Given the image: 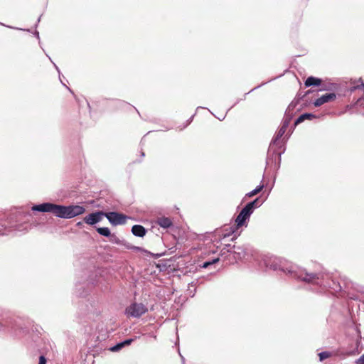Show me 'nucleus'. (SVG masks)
<instances>
[{
  "label": "nucleus",
  "instance_id": "6ab92c4d",
  "mask_svg": "<svg viewBox=\"0 0 364 364\" xmlns=\"http://www.w3.org/2000/svg\"><path fill=\"white\" fill-rule=\"evenodd\" d=\"M218 261H219V257L214 258V259H213L211 260H209V261H206V262L203 263V264L201 265V267L207 268L209 266H210V265L218 262Z\"/></svg>",
  "mask_w": 364,
  "mask_h": 364
},
{
  "label": "nucleus",
  "instance_id": "cd10ccee",
  "mask_svg": "<svg viewBox=\"0 0 364 364\" xmlns=\"http://www.w3.org/2000/svg\"><path fill=\"white\" fill-rule=\"evenodd\" d=\"M54 66H55V69L57 70V71L60 73L58 67L55 64H54Z\"/></svg>",
  "mask_w": 364,
  "mask_h": 364
},
{
  "label": "nucleus",
  "instance_id": "a878e982",
  "mask_svg": "<svg viewBox=\"0 0 364 364\" xmlns=\"http://www.w3.org/2000/svg\"><path fill=\"white\" fill-rule=\"evenodd\" d=\"M357 363L358 364H364V354L360 357Z\"/></svg>",
  "mask_w": 364,
  "mask_h": 364
},
{
  "label": "nucleus",
  "instance_id": "f8f14e48",
  "mask_svg": "<svg viewBox=\"0 0 364 364\" xmlns=\"http://www.w3.org/2000/svg\"><path fill=\"white\" fill-rule=\"evenodd\" d=\"M132 232L134 236L142 237L146 233V230L141 225H134L132 228Z\"/></svg>",
  "mask_w": 364,
  "mask_h": 364
},
{
  "label": "nucleus",
  "instance_id": "2f4dec72",
  "mask_svg": "<svg viewBox=\"0 0 364 364\" xmlns=\"http://www.w3.org/2000/svg\"><path fill=\"white\" fill-rule=\"evenodd\" d=\"M77 225L78 226H79V225H81V222L77 223Z\"/></svg>",
  "mask_w": 364,
  "mask_h": 364
},
{
  "label": "nucleus",
  "instance_id": "6e6552de",
  "mask_svg": "<svg viewBox=\"0 0 364 364\" xmlns=\"http://www.w3.org/2000/svg\"><path fill=\"white\" fill-rule=\"evenodd\" d=\"M104 216L114 226L125 224L129 218L125 215L117 212L105 213Z\"/></svg>",
  "mask_w": 364,
  "mask_h": 364
},
{
  "label": "nucleus",
  "instance_id": "423d86ee",
  "mask_svg": "<svg viewBox=\"0 0 364 364\" xmlns=\"http://www.w3.org/2000/svg\"><path fill=\"white\" fill-rule=\"evenodd\" d=\"M237 231L238 229L234 225L231 226L225 225L220 228L216 229L215 230V235L218 237L219 240L224 239L234 235V237L232 238V240H233L240 235V232H237Z\"/></svg>",
  "mask_w": 364,
  "mask_h": 364
},
{
  "label": "nucleus",
  "instance_id": "dca6fc26",
  "mask_svg": "<svg viewBox=\"0 0 364 364\" xmlns=\"http://www.w3.org/2000/svg\"><path fill=\"white\" fill-rule=\"evenodd\" d=\"M305 85L309 87L311 85L318 86V78L314 77H309L305 81Z\"/></svg>",
  "mask_w": 364,
  "mask_h": 364
},
{
  "label": "nucleus",
  "instance_id": "20e7f679",
  "mask_svg": "<svg viewBox=\"0 0 364 364\" xmlns=\"http://www.w3.org/2000/svg\"><path fill=\"white\" fill-rule=\"evenodd\" d=\"M267 267L274 270L280 269L296 280L301 281L306 284L312 285L315 287H317L318 280V274L316 273H309L304 268L291 266L284 269V267H280V265L276 262L275 259L272 261L269 260L267 263Z\"/></svg>",
  "mask_w": 364,
  "mask_h": 364
},
{
  "label": "nucleus",
  "instance_id": "393cba45",
  "mask_svg": "<svg viewBox=\"0 0 364 364\" xmlns=\"http://www.w3.org/2000/svg\"><path fill=\"white\" fill-rule=\"evenodd\" d=\"M130 249L136 250V251L148 252L146 250H144L142 247H140L133 246V247H130Z\"/></svg>",
  "mask_w": 364,
  "mask_h": 364
},
{
  "label": "nucleus",
  "instance_id": "39448f33",
  "mask_svg": "<svg viewBox=\"0 0 364 364\" xmlns=\"http://www.w3.org/2000/svg\"><path fill=\"white\" fill-rule=\"evenodd\" d=\"M232 249L233 250H232L230 245H227L226 247L221 250V256L225 255L226 253H230V255H232L237 262L245 258L247 252V247L244 246L234 245Z\"/></svg>",
  "mask_w": 364,
  "mask_h": 364
},
{
  "label": "nucleus",
  "instance_id": "473e14b6",
  "mask_svg": "<svg viewBox=\"0 0 364 364\" xmlns=\"http://www.w3.org/2000/svg\"><path fill=\"white\" fill-rule=\"evenodd\" d=\"M193 118V116H191V117L190 118V120H192Z\"/></svg>",
  "mask_w": 364,
  "mask_h": 364
},
{
  "label": "nucleus",
  "instance_id": "5701e85b",
  "mask_svg": "<svg viewBox=\"0 0 364 364\" xmlns=\"http://www.w3.org/2000/svg\"><path fill=\"white\" fill-rule=\"evenodd\" d=\"M134 341V338H129L123 341L122 343L124 344V346H126L130 345Z\"/></svg>",
  "mask_w": 364,
  "mask_h": 364
},
{
  "label": "nucleus",
  "instance_id": "4468645a",
  "mask_svg": "<svg viewBox=\"0 0 364 364\" xmlns=\"http://www.w3.org/2000/svg\"><path fill=\"white\" fill-rule=\"evenodd\" d=\"M316 115L309 112H304L301 115H300L294 122V127H296L299 123L304 122L306 119L311 120L312 119L316 118Z\"/></svg>",
  "mask_w": 364,
  "mask_h": 364
},
{
  "label": "nucleus",
  "instance_id": "412c9836",
  "mask_svg": "<svg viewBox=\"0 0 364 364\" xmlns=\"http://www.w3.org/2000/svg\"><path fill=\"white\" fill-rule=\"evenodd\" d=\"M109 240L112 242H114L115 244H120L121 243L120 240L117 237V235L115 234H112L111 235V236L109 237Z\"/></svg>",
  "mask_w": 364,
  "mask_h": 364
},
{
  "label": "nucleus",
  "instance_id": "c85d7f7f",
  "mask_svg": "<svg viewBox=\"0 0 364 364\" xmlns=\"http://www.w3.org/2000/svg\"><path fill=\"white\" fill-rule=\"evenodd\" d=\"M35 35H36V36L38 38H39V33H38V32H37V31H36V32L35 33Z\"/></svg>",
  "mask_w": 364,
  "mask_h": 364
},
{
  "label": "nucleus",
  "instance_id": "7c9ffc66",
  "mask_svg": "<svg viewBox=\"0 0 364 364\" xmlns=\"http://www.w3.org/2000/svg\"><path fill=\"white\" fill-rule=\"evenodd\" d=\"M181 358H182V363H183V364H184V358L181 355Z\"/></svg>",
  "mask_w": 364,
  "mask_h": 364
},
{
  "label": "nucleus",
  "instance_id": "9d476101",
  "mask_svg": "<svg viewBox=\"0 0 364 364\" xmlns=\"http://www.w3.org/2000/svg\"><path fill=\"white\" fill-rule=\"evenodd\" d=\"M105 212L97 211L89 214L84 218V222L88 225H95L99 223L102 220V217L104 216Z\"/></svg>",
  "mask_w": 364,
  "mask_h": 364
},
{
  "label": "nucleus",
  "instance_id": "7ed1b4c3",
  "mask_svg": "<svg viewBox=\"0 0 364 364\" xmlns=\"http://www.w3.org/2000/svg\"><path fill=\"white\" fill-rule=\"evenodd\" d=\"M287 128V127L281 124L272 138L267 151L266 164L267 166H274L276 170L279 168L282 154L286 150L285 144L280 139L284 134Z\"/></svg>",
  "mask_w": 364,
  "mask_h": 364
},
{
  "label": "nucleus",
  "instance_id": "b1692460",
  "mask_svg": "<svg viewBox=\"0 0 364 364\" xmlns=\"http://www.w3.org/2000/svg\"><path fill=\"white\" fill-rule=\"evenodd\" d=\"M47 360L44 355H41L39 357V361L38 364H46Z\"/></svg>",
  "mask_w": 364,
  "mask_h": 364
},
{
  "label": "nucleus",
  "instance_id": "f3484780",
  "mask_svg": "<svg viewBox=\"0 0 364 364\" xmlns=\"http://www.w3.org/2000/svg\"><path fill=\"white\" fill-rule=\"evenodd\" d=\"M97 232L102 235V236H105V237H110L111 236V232H110V230L107 227H102V228H97Z\"/></svg>",
  "mask_w": 364,
  "mask_h": 364
},
{
  "label": "nucleus",
  "instance_id": "2eb2a0df",
  "mask_svg": "<svg viewBox=\"0 0 364 364\" xmlns=\"http://www.w3.org/2000/svg\"><path fill=\"white\" fill-rule=\"evenodd\" d=\"M262 204V202L259 200V198H257L254 200L249 202L245 207L251 211V213H253L254 210L259 208Z\"/></svg>",
  "mask_w": 364,
  "mask_h": 364
},
{
  "label": "nucleus",
  "instance_id": "aec40b11",
  "mask_svg": "<svg viewBox=\"0 0 364 364\" xmlns=\"http://www.w3.org/2000/svg\"><path fill=\"white\" fill-rule=\"evenodd\" d=\"M123 347H124V346L122 341V342L117 343L114 346L111 347L110 350L113 351V352H116V351L121 350Z\"/></svg>",
  "mask_w": 364,
  "mask_h": 364
},
{
  "label": "nucleus",
  "instance_id": "f03ea898",
  "mask_svg": "<svg viewBox=\"0 0 364 364\" xmlns=\"http://www.w3.org/2000/svg\"><path fill=\"white\" fill-rule=\"evenodd\" d=\"M33 211L43 213H51L55 217L65 219H70L82 215L85 213V208L78 205H57L51 203H44L35 205L31 208Z\"/></svg>",
  "mask_w": 364,
  "mask_h": 364
},
{
  "label": "nucleus",
  "instance_id": "bb28decb",
  "mask_svg": "<svg viewBox=\"0 0 364 364\" xmlns=\"http://www.w3.org/2000/svg\"><path fill=\"white\" fill-rule=\"evenodd\" d=\"M319 85H320V90H323V89H324V87H323V84H322V82H321V79H320Z\"/></svg>",
  "mask_w": 364,
  "mask_h": 364
},
{
  "label": "nucleus",
  "instance_id": "0eeeda50",
  "mask_svg": "<svg viewBox=\"0 0 364 364\" xmlns=\"http://www.w3.org/2000/svg\"><path fill=\"white\" fill-rule=\"evenodd\" d=\"M147 307L141 303H133L126 309V314L128 316L139 318L146 312Z\"/></svg>",
  "mask_w": 364,
  "mask_h": 364
},
{
  "label": "nucleus",
  "instance_id": "9b49d317",
  "mask_svg": "<svg viewBox=\"0 0 364 364\" xmlns=\"http://www.w3.org/2000/svg\"><path fill=\"white\" fill-rule=\"evenodd\" d=\"M155 223L164 229H168L173 226V220L170 218L165 216L157 218Z\"/></svg>",
  "mask_w": 364,
  "mask_h": 364
},
{
  "label": "nucleus",
  "instance_id": "1a4fd4ad",
  "mask_svg": "<svg viewBox=\"0 0 364 364\" xmlns=\"http://www.w3.org/2000/svg\"><path fill=\"white\" fill-rule=\"evenodd\" d=\"M252 214V213H251V211H250L249 210H247V208L244 207L237 216L235 220V224H234V225L237 227V229L242 226L247 227V220L250 219V217Z\"/></svg>",
  "mask_w": 364,
  "mask_h": 364
},
{
  "label": "nucleus",
  "instance_id": "c756f323",
  "mask_svg": "<svg viewBox=\"0 0 364 364\" xmlns=\"http://www.w3.org/2000/svg\"><path fill=\"white\" fill-rule=\"evenodd\" d=\"M141 156L142 157H144V156H145V154H144V151H141Z\"/></svg>",
  "mask_w": 364,
  "mask_h": 364
},
{
  "label": "nucleus",
  "instance_id": "a211bd4d",
  "mask_svg": "<svg viewBox=\"0 0 364 364\" xmlns=\"http://www.w3.org/2000/svg\"><path fill=\"white\" fill-rule=\"evenodd\" d=\"M264 186V184H259L254 190L247 193L246 194V197L250 198V197H252L253 196L257 194L263 189Z\"/></svg>",
  "mask_w": 364,
  "mask_h": 364
},
{
  "label": "nucleus",
  "instance_id": "f257e3e1",
  "mask_svg": "<svg viewBox=\"0 0 364 364\" xmlns=\"http://www.w3.org/2000/svg\"><path fill=\"white\" fill-rule=\"evenodd\" d=\"M305 107H318V91L309 90L304 93L300 91L289 105L282 124L288 127L295 109L296 112H299Z\"/></svg>",
  "mask_w": 364,
  "mask_h": 364
},
{
  "label": "nucleus",
  "instance_id": "ddd939ff",
  "mask_svg": "<svg viewBox=\"0 0 364 364\" xmlns=\"http://www.w3.org/2000/svg\"><path fill=\"white\" fill-rule=\"evenodd\" d=\"M336 95L335 93H333V92L326 93L324 95H320V99H319L320 105H321L324 103H326V102L334 101L336 100Z\"/></svg>",
  "mask_w": 364,
  "mask_h": 364
},
{
  "label": "nucleus",
  "instance_id": "4be33fe9",
  "mask_svg": "<svg viewBox=\"0 0 364 364\" xmlns=\"http://www.w3.org/2000/svg\"><path fill=\"white\" fill-rule=\"evenodd\" d=\"M331 355V353L329 352H322L320 353V361L325 360L326 358H329Z\"/></svg>",
  "mask_w": 364,
  "mask_h": 364
}]
</instances>
